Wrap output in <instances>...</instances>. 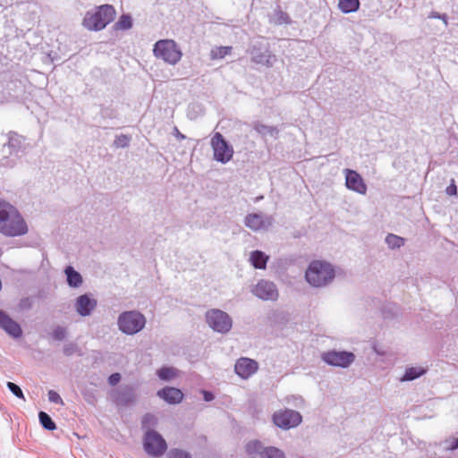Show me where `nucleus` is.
<instances>
[{
	"mask_svg": "<svg viewBox=\"0 0 458 458\" xmlns=\"http://www.w3.org/2000/svg\"><path fill=\"white\" fill-rule=\"evenodd\" d=\"M251 60L256 64H266L272 66L276 60L275 55H272L267 49L264 51L257 47H252L250 49Z\"/></svg>",
	"mask_w": 458,
	"mask_h": 458,
	"instance_id": "19",
	"label": "nucleus"
},
{
	"mask_svg": "<svg viewBox=\"0 0 458 458\" xmlns=\"http://www.w3.org/2000/svg\"><path fill=\"white\" fill-rule=\"evenodd\" d=\"M64 353L66 356H72L77 352H79V348L76 344L73 343H68L64 345Z\"/></svg>",
	"mask_w": 458,
	"mask_h": 458,
	"instance_id": "38",
	"label": "nucleus"
},
{
	"mask_svg": "<svg viewBox=\"0 0 458 458\" xmlns=\"http://www.w3.org/2000/svg\"><path fill=\"white\" fill-rule=\"evenodd\" d=\"M321 360L334 367L348 368L355 360V355L346 351H328L321 354Z\"/></svg>",
	"mask_w": 458,
	"mask_h": 458,
	"instance_id": "10",
	"label": "nucleus"
},
{
	"mask_svg": "<svg viewBox=\"0 0 458 458\" xmlns=\"http://www.w3.org/2000/svg\"><path fill=\"white\" fill-rule=\"evenodd\" d=\"M131 137L126 134L117 135L114 140V145L116 148H126L130 145Z\"/></svg>",
	"mask_w": 458,
	"mask_h": 458,
	"instance_id": "35",
	"label": "nucleus"
},
{
	"mask_svg": "<svg viewBox=\"0 0 458 458\" xmlns=\"http://www.w3.org/2000/svg\"><path fill=\"white\" fill-rule=\"evenodd\" d=\"M132 27V19L128 14H123L119 20L114 23L115 30H129Z\"/></svg>",
	"mask_w": 458,
	"mask_h": 458,
	"instance_id": "28",
	"label": "nucleus"
},
{
	"mask_svg": "<svg viewBox=\"0 0 458 458\" xmlns=\"http://www.w3.org/2000/svg\"><path fill=\"white\" fill-rule=\"evenodd\" d=\"M450 449L451 450L458 449V438L454 439V441L452 442V444L450 445Z\"/></svg>",
	"mask_w": 458,
	"mask_h": 458,
	"instance_id": "45",
	"label": "nucleus"
},
{
	"mask_svg": "<svg viewBox=\"0 0 458 458\" xmlns=\"http://www.w3.org/2000/svg\"><path fill=\"white\" fill-rule=\"evenodd\" d=\"M271 21L275 24H278V25L288 24V23L291 22L289 15L286 13L283 12L282 10H280V9L275 10Z\"/></svg>",
	"mask_w": 458,
	"mask_h": 458,
	"instance_id": "27",
	"label": "nucleus"
},
{
	"mask_svg": "<svg viewBox=\"0 0 458 458\" xmlns=\"http://www.w3.org/2000/svg\"><path fill=\"white\" fill-rule=\"evenodd\" d=\"M252 127L258 133H259L263 137L267 135H269L274 139H277L278 137L279 131L275 126H268L261 123L256 122L253 123Z\"/></svg>",
	"mask_w": 458,
	"mask_h": 458,
	"instance_id": "23",
	"label": "nucleus"
},
{
	"mask_svg": "<svg viewBox=\"0 0 458 458\" xmlns=\"http://www.w3.org/2000/svg\"><path fill=\"white\" fill-rule=\"evenodd\" d=\"M259 364L256 360L242 357L237 360L234 365L235 373L243 379H247L257 372Z\"/></svg>",
	"mask_w": 458,
	"mask_h": 458,
	"instance_id": "15",
	"label": "nucleus"
},
{
	"mask_svg": "<svg viewBox=\"0 0 458 458\" xmlns=\"http://www.w3.org/2000/svg\"><path fill=\"white\" fill-rule=\"evenodd\" d=\"M202 393H203L204 400L206 402H210L214 399V394L211 392L202 391Z\"/></svg>",
	"mask_w": 458,
	"mask_h": 458,
	"instance_id": "44",
	"label": "nucleus"
},
{
	"mask_svg": "<svg viewBox=\"0 0 458 458\" xmlns=\"http://www.w3.org/2000/svg\"><path fill=\"white\" fill-rule=\"evenodd\" d=\"M7 387L16 397L25 401L24 394L19 386L13 382H7Z\"/></svg>",
	"mask_w": 458,
	"mask_h": 458,
	"instance_id": "37",
	"label": "nucleus"
},
{
	"mask_svg": "<svg viewBox=\"0 0 458 458\" xmlns=\"http://www.w3.org/2000/svg\"><path fill=\"white\" fill-rule=\"evenodd\" d=\"M252 293L264 301H276L278 298V291L273 282L260 280L252 290Z\"/></svg>",
	"mask_w": 458,
	"mask_h": 458,
	"instance_id": "11",
	"label": "nucleus"
},
{
	"mask_svg": "<svg viewBox=\"0 0 458 458\" xmlns=\"http://www.w3.org/2000/svg\"><path fill=\"white\" fill-rule=\"evenodd\" d=\"M231 51V47H219L211 51V56L213 59L224 58L225 55H229Z\"/></svg>",
	"mask_w": 458,
	"mask_h": 458,
	"instance_id": "33",
	"label": "nucleus"
},
{
	"mask_svg": "<svg viewBox=\"0 0 458 458\" xmlns=\"http://www.w3.org/2000/svg\"><path fill=\"white\" fill-rule=\"evenodd\" d=\"M271 216L263 215L261 213H252L245 216L244 225L252 231L267 230L273 224Z\"/></svg>",
	"mask_w": 458,
	"mask_h": 458,
	"instance_id": "12",
	"label": "nucleus"
},
{
	"mask_svg": "<svg viewBox=\"0 0 458 458\" xmlns=\"http://www.w3.org/2000/svg\"><path fill=\"white\" fill-rule=\"evenodd\" d=\"M301 421L302 416L299 411L294 410H280L273 414V422L275 425L284 430L299 426Z\"/></svg>",
	"mask_w": 458,
	"mask_h": 458,
	"instance_id": "9",
	"label": "nucleus"
},
{
	"mask_svg": "<svg viewBox=\"0 0 458 458\" xmlns=\"http://www.w3.org/2000/svg\"><path fill=\"white\" fill-rule=\"evenodd\" d=\"M178 137H181V138H182V139H183V138H184V135H182V134L179 133V134H178Z\"/></svg>",
	"mask_w": 458,
	"mask_h": 458,
	"instance_id": "46",
	"label": "nucleus"
},
{
	"mask_svg": "<svg viewBox=\"0 0 458 458\" xmlns=\"http://www.w3.org/2000/svg\"><path fill=\"white\" fill-rule=\"evenodd\" d=\"M22 137L16 132L10 131L8 133V142L4 145L3 151L5 152L8 149L10 155L16 153L21 147Z\"/></svg>",
	"mask_w": 458,
	"mask_h": 458,
	"instance_id": "20",
	"label": "nucleus"
},
{
	"mask_svg": "<svg viewBox=\"0 0 458 458\" xmlns=\"http://www.w3.org/2000/svg\"><path fill=\"white\" fill-rule=\"evenodd\" d=\"M21 309H30L31 307V301L29 298H24L20 302Z\"/></svg>",
	"mask_w": 458,
	"mask_h": 458,
	"instance_id": "42",
	"label": "nucleus"
},
{
	"mask_svg": "<svg viewBox=\"0 0 458 458\" xmlns=\"http://www.w3.org/2000/svg\"><path fill=\"white\" fill-rule=\"evenodd\" d=\"M28 227L17 209L4 201H0V233L6 236L27 233Z\"/></svg>",
	"mask_w": 458,
	"mask_h": 458,
	"instance_id": "1",
	"label": "nucleus"
},
{
	"mask_svg": "<svg viewBox=\"0 0 458 458\" xmlns=\"http://www.w3.org/2000/svg\"><path fill=\"white\" fill-rule=\"evenodd\" d=\"M456 191H457V188H456V185L454 183H452L451 185H449L446 188V193L448 195H454V194H456Z\"/></svg>",
	"mask_w": 458,
	"mask_h": 458,
	"instance_id": "43",
	"label": "nucleus"
},
{
	"mask_svg": "<svg viewBox=\"0 0 458 458\" xmlns=\"http://www.w3.org/2000/svg\"><path fill=\"white\" fill-rule=\"evenodd\" d=\"M344 173L345 175V186L347 189L362 195L366 194L367 185L360 174L352 169H344Z\"/></svg>",
	"mask_w": 458,
	"mask_h": 458,
	"instance_id": "13",
	"label": "nucleus"
},
{
	"mask_svg": "<svg viewBox=\"0 0 458 458\" xmlns=\"http://www.w3.org/2000/svg\"><path fill=\"white\" fill-rule=\"evenodd\" d=\"M0 328L13 338H19L22 335L21 326L2 310H0Z\"/></svg>",
	"mask_w": 458,
	"mask_h": 458,
	"instance_id": "16",
	"label": "nucleus"
},
{
	"mask_svg": "<svg viewBox=\"0 0 458 458\" xmlns=\"http://www.w3.org/2000/svg\"><path fill=\"white\" fill-rule=\"evenodd\" d=\"M64 273L66 275L67 284L69 286L78 288L82 284V276L72 267L68 266L65 268Z\"/></svg>",
	"mask_w": 458,
	"mask_h": 458,
	"instance_id": "22",
	"label": "nucleus"
},
{
	"mask_svg": "<svg viewBox=\"0 0 458 458\" xmlns=\"http://www.w3.org/2000/svg\"><path fill=\"white\" fill-rule=\"evenodd\" d=\"M153 53L157 58L162 59L172 65L178 64L182 56L179 46L173 39H160L157 41L154 45Z\"/></svg>",
	"mask_w": 458,
	"mask_h": 458,
	"instance_id": "4",
	"label": "nucleus"
},
{
	"mask_svg": "<svg viewBox=\"0 0 458 458\" xmlns=\"http://www.w3.org/2000/svg\"><path fill=\"white\" fill-rule=\"evenodd\" d=\"M157 396L170 404L180 403L183 399L182 392L175 387L165 386L157 393Z\"/></svg>",
	"mask_w": 458,
	"mask_h": 458,
	"instance_id": "18",
	"label": "nucleus"
},
{
	"mask_svg": "<svg viewBox=\"0 0 458 458\" xmlns=\"http://www.w3.org/2000/svg\"><path fill=\"white\" fill-rule=\"evenodd\" d=\"M143 447L148 455L160 457L165 453L167 444L158 432L148 429L144 436Z\"/></svg>",
	"mask_w": 458,
	"mask_h": 458,
	"instance_id": "6",
	"label": "nucleus"
},
{
	"mask_svg": "<svg viewBox=\"0 0 458 458\" xmlns=\"http://www.w3.org/2000/svg\"><path fill=\"white\" fill-rule=\"evenodd\" d=\"M98 306L96 299L92 298L89 294L85 293L80 295L74 302V309L76 312L81 317H89L92 314Z\"/></svg>",
	"mask_w": 458,
	"mask_h": 458,
	"instance_id": "14",
	"label": "nucleus"
},
{
	"mask_svg": "<svg viewBox=\"0 0 458 458\" xmlns=\"http://www.w3.org/2000/svg\"><path fill=\"white\" fill-rule=\"evenodd\" d=\"M114 8L110 4H104L95 13H87L83 19V25L89 30H101L114 21Z\"/></svg>",
	"mask_w": 458,
	"mask_h": 458,
	"instance_id": "3",
	"label": "nucleus"
},
{
	"mask_svg": "<svg viewBox=\"0 0 458 458\" xmlns=\"http://www.w3.org/2000/svg\"><path fill=\"white\" fill-rule=\"evenodd\" d=\"M168 458H191V455L186 451L174 448L169 451Z\"/></svg>",
	"mask_w": 458,
	"mask_h": 458,
	"instance_id": "36",
	"label": "nucleus"
},
{
	"mask_svg": "<svg viewBox=\"0 0 458 458\" xmlns=\"http://www.w3.org/2000/svg\"><path fill=\"white\" fill-rule=\"evenodd\" d=\"M206 320L208 326L216 332L227 333L233 326L230 316L220 310H211L206 313Z\"/></svg>",
	"mask_w": 458,
	"mask_h": 458,
	"instance_id": "8",
	"label": "nucleus"
},
{
	"mask_svg": "<svg viewBox=\"0 0 458 458\" xmlns=\"http://www.w3.org/2000/svg\"><path fill=\"white\" fill-rule=\"evenodd\" d=\"M137 395L131 386H123L114 392V400L119 405L127 406L135 403Z\"/></svg>",
	"mask_w": 458,
	"mask_h": 458,
	"instance_id": "17",
	"label": "nucleus"
},
{
	"mask_svg": "<svg viewBox=\"0 0 458 458\" xmlns=\"http://www.w3.org/2000/svg\"><path fill=\"white\" fill-rule=\"evenodd\" d=\"M120 380H121V375L119 373H113L108 377V383L111 386H115L116 384H118L120 382Z\"/></svg>",
	"mask_w": 458,
	"mask_h": 458,
	"instance_id": "41",
	"label": "nucleus"
},
{
	"mask_svg": "<svg viewBox=\"0 0 458 458\" xmlns=\"http://www.w3.org/2000/svg\"><path fill=\"white\" fill-rule=\"evenodd\" d=\"M269 257L261 250H254L250 253V260L252 266L258 269H265Z\"/></svg>",
	"mask_w": 458,
	"mask_h": 458,
	"instance_id": "21",
	"label": "nucleus"
},
{
	"mask_svg": "<svg viewBox=\"0 0 458 458\" xmlns=\"http://www.w3.org/2000/svg\"><path fill=\"white\" fill-rule=\"evenodd\" d=\"M47 395H48L49 402L56 403V404H64L63 399L61 398L59 394L56 393L55 391L49 390Z\"/></svg>",
	"mask_w": 458,
	"mask_h": 458,
	"instance_id": "40",
	"label": "nucleus"
},
{
	"mask_svg": "<svg viewBox=\"0 0 458 458\" xmlns=\"http://www.w3.org/2000/svg\"><path fill=\"white\" fill-rule=\"evenodd\" d=\"M38 418L40 424L42 427L47 430H54L56 428L55 423L53 421L51 417L46 413L45 411H40L38 413Z\"/></svg>",
	"mask_w": 458,
	"mask_h": 458,
	"instance_id": "30",
	"label": "nucleus"
},
{
	"mask_svg": "<svg viewBox=\"0 0 458 458\" xmlns=\"http://www.w3.org/2000/svg\"><path fill=\"white\" fill-rule=\"evenodd\" d=\"M386 242L391 249L400 248L404 244V241L402 237L392 233L386 236Z\"/></svg>",
	"mask_w": 458,
	"mask_h": 458,
	"instance_id": "32",
	"label": "nucleus"
},
{
	"mask_svg": "<svg viewBox=\"0 0 458 458\" xmlns=\"http://www.w3.org/2000/svg\"><path fill=\"white\" fill-rule=\"evenodd\" d=\"M52 337L56 341H63L67 336V329L62 326H56L52 331Z\"/></svg>",
	"mask_w": 458,
	"mask_h": 458,
	"instance_id": "34",
	"label": "nucleus"
},
{
	"mask_svg": "<svg viewBox=\"0 0 458 458\" xmlns=\"http://www.w3.org/2000/svg\"><path fill=\"white\" fill-rule=\"evenodd\" d=\"M157 376L160 379L168 381L176 376V369L164 367L157 370Z\"/></svg>",
	"mask_w": 458,
	"mask_h": 458,
	"instance_id": "31",
	"label": "nucleus"
},
{
	"mask_svg": "<svg viewBox=\"0 0 458 458\" xmlns=\"http://www.w3.org/2000/svg\"><path fill=\"white\" fill-rule=\"evenodd\" d=\"M211 148L214 159L222 164L228 163L233 156V148L230 145L220 132H216L211 138Z\"/></svg>",
	"mask_w": 458,
	"mask_h": 458,
	"instance_id": "7",
	"label": "nucleus"
},
{
	"mask_svg": "<svg viewBox=\"0 0 458 458\" xmlns=\"http://www.w3.org/2000/svg\"><path fill=\"white\" fill-rule=\"evenodd\" d=\"M117 325L123 333L132 335L144 328L146 318L136 310L124 311L119 315Z\"/></svg>",
	"mask_w": 458,
	"mask_h": 458,
	"instance_id": "5",
	"label": "nucleus"
},
{
	"mask_svg": "<svg viewBox=\"0 0 458 458\" xmlns=\"http://www.w3.org/2000/svg\"><path fill=\"white\" fill-rule=\"evenodd\" d=\"M305 277L310 285L323 287L332 282L335 277V270L331 264L315 260L310 264Z\"/></svg>",
	"mask_w": 458,
	"mask_h": 458,
	"instance_id": "2",
	"label": "nucleus"
},
{
	"mask_svg": "<svg viewBox=\"0 0 458 458\" xmlns=\"http://www.w3.org/2000/svg\"><path fill=\"white\" fill-rule=\"evenodd\" d=\"M426 370L420 367H411L408 368L405 370L404 375L401 378L402 381H411L414 380L423 374H425Z\"/></svg>",
	"mask_w": 458,
	"mask_h": 458,
	"instance_id": "25",
	"label": "nucleus"
},
{
	"mask_svg": "<svg viewBox=\"0 0 458 458\" xmlns=\"http://www.w3.org/2000/svg\"><path fill=\"white\" fill-rule=\"evenodd\" d=\"M338 7L344 13H350L352 12H356L360 7V1L359 0H339Z\"/></svg>",
	"mask_w": 458,
	"mask_h": 458,
	"instance_id": "24",
	"label": "nucleus"
},
{
	"mask_svg": "<svg viewBox=\"0 0 458 458\" xmlns=\"http://www.w3.org/2000/svg\"><path fill=\"white\" fill-rule=\"evenodd\" d=\"M157 423V419L153 414L148 413L142 419V428H147L154 426Z\"/></svg>",
	"mask_w": 458,
	"mask_h": 458,
	"instance_id": "39",
	"label": "nucleus"
},
{
	"mask_svg": "<svg viewBox=\"0 0 458 458\" xmlns=\"http://www.w3.org/2000/svg\"><path fill=\"white\" fill-rule=\"evenodd\" d=\"M261 458H285V456L284 453L279 448L269 446L263 450Z\"/></svg>",
	"mask_w": 458,
	"mask_h": 458,
	"instance_id": "26",
	"label": "nucleus"
},
{
	"mask_svg": "<svg viewBox=\"0 0 458 458\" xmlns=\"http://www.w3.org/2000/svg\"><path fill=\"white\" fill-rule=\"evenodd\" d=\"M266 447H263L259 440H251L246 444L245 449L249 454H258L261 456V453Z\"/></svg>",
	"mask_w": 458,
	"mask_h": 458,
	"instance_id": "29",
	"label": "nucleus"
}]
</instances>
